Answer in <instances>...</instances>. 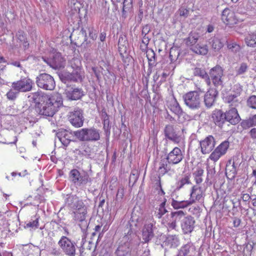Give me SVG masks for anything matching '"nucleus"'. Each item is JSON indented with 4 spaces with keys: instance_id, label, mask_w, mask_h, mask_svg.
<instances>
[{
    "instance_id": "16",
    "label": "nucleus",
    "mask_w": 256,
    "mask_h": 256,
    "mask_svg": "<svg viewBox=\"0 0 256 256\" xmlns=\"http://www.w3.org/2000/svg\"><path fill=\"white\" fill-rule=\"evenodd\" d=\"M215 144V140L212 136H206L200 142L202 153L204 154H209L214 149Z\"/></svg>"
},
{
    "instance_id": "54",
    "label": "nucleus",
    "mask_w": 256,
    "mask_h": 256,
    "mask_svg": "<svg viewBox=\"0 0 256 256\" xmlns=\"http://www.w3.org/2000/svg\"><path fill=\"white\" fill-rule=\"evenodd\" d=\"M38 218H36L35 220L29 222L26 224V227L31 228L34 229H36L38 228Z\"/></svg>"
},
{
    "instance_id": "44",
    "label": "nucleus",
    "mask_w": 256,
    "mask_h": 256,
    "mask_svg": "<svg viewBox=\"0 0 256 256\" xmlns=\"http://www.w3.org/2000/svg\"><path fill=\"white\" fill-rule=\"evenodd\" d=\"M170 109L173 112L178 115L180 114L182 112V108L176 100H174L170 105Z\"/></svg>"
},
{
    "instance_id": "58",
    "label": "nucleus",
    "mask_w": 256,
    "mask_h": 256,
    "mask_svg": "<svg viewBox=\"0 0 256 256\" xmlns=\"http://www.w3.org/2000/svg\"><path fill=\"white\" fill-rule=\"evenodd\" d=\"M138 178V172L136 170L132 171L130 176V183L132 182L134 184Z\"/></svg>"
},
{
    "instance_id": "14",
    "label": "nucleus",
    "mask_w": 256,
    "mask_h": 256,
    "mask_svg": "<svg viewBox=\"0 0 256 256\" xmlns=\"http://www.w3.org/2000/svg\"><path fill=\"white\" fill-rule=\"evenodd\" d=\"M208 76L215 86L218 87L222 85L223 69L220 66L217 65L211 68Z\"/></svg>"
},
{
    "instance_id": "40",
    "label": "nucleus",
    "mask_w": 256,
    "mask_h": 256,
    "mask_svg": "<svg viewBox=\"0 0 256 256\" xmlns=\"http://www.w3.org/2000/svg\"><path fill=\"white\" fill-rule=\"evenodd\" d=\"M166 201L163 202L159 206V208L156 209L155 211V216L158 218H160L164 215L168 211L165 208Z\"/></svg>"
},
{
    "instance_id": "30",
    "label": "nucleus",
    "mask_w": 256,
    "mask_h": 256,
    "mask_svg": "<svg viewBox=\"0 0 256 256\" xmlns=\"http://www.w3.org/2000/svg\"><path fill=\"white\" fill-rule=\"evenodd\" d=\"M193 74L194 76H200L201 78L204 79L206 84L208 86H210L211 83L210 78L204 68H195L193 70Z\"/></svg>"
},
{
    "instance_id": "28",
    "label": "nucleus",
    "mask_w": 256,
    "mask_h": 256,
    "mask_svg": "<svg viewBox=\"0 0 256 256\" xmlns=\"http://www.w3.org/2000/svg\"><path fill=\"white\" fill-rule=\"evenodd\" d=\"M165 136L175 142H178L179 138L176 133V129L172 125H167L164 130Z\"/></svg>"
},
{
    "instance_id": "10",
    "label": "nucleus",
    "mask_w": 256,
    "mask_h": 256,
    "mask_svg": "<svg viewBox=\"0 0 256 256\" xmlns=\"http://www.w3.org/2000/svg\"><path fill=\"white\" fill-rule=\"evenodd\" d=\"M70 178L75 185L78 186L86 185L90 181V178L87 174H80L76 169H73L70 172Z\"/></svg>"
},
{
    "instance_id": "52",
    "label": "nucleus",
    "mask_w": 256,
    "mask_h": 256,
    "mask_svg": "<svg viewBox=\"0 0 256 256\" xmlns=\"http://www.w3.org/2000/svg\"><path fill=\"white\" fill-rule=\"evenodd\" d=\"M133 0H124L123 2L122 12H126L130 8H132V4Z\"/></svg>"
},
{
    "instance_id": "25",
    "label": "nucleus",
    "mask_w": 256,
    "mask_h": 256,
    "mask_svg": "<svg viewBox=\"0 0 256 256\" xmlns=\"http://www.w3.org/2000/svg\"><path fill=\"white\" fill-rule=\"evenodd\" d=\"M68 98L71 100H78L84 95L82 88H72L66 92Z\"/></svg>"
},
{
    "instance_id": "33",
    "label": "nucleus",
    "mask_w": 256,
    "mask_h": 256,
    "mask_svg": "<svg viewBox=\"0 0 256 256\" xmlns=\"http://www.w3.org/2000/svg\"><path fill=\"white\" fill-rule=\"evenodd\" d=\"M200 35L196 32H190L188 36L184 40L187 46L190 47V48L196 44Z\"/></svg>"
},
{
    "instance_id": "20",
    "label": "nucleus",
    "mask_w": 256,
    "mask_h": 256,
    "mask_svg": "<svg viewBox=\"0 0 256 256\" xmlns=\"http://www.w3.org/2000/svg\"><path fill=\"white\" fill-rule=\"evenodd\" d=\"M154 236L153 224L147 222L144 224L142 230V238L145 242H148Z\"/></svg>"
},
{
    "instance_id": "31",
    "label": "nucleus",
    "mask_w": 256,
    "mask_h": 256,
    "mask_svg": "<svg viewBox=\"0 0 256 256\" xmlns=\"http://www.w3.org/2000/svg\"><path fill=\"white\" fill-rule=\"evenodd\" d=\"M194 247L192 243H188L178 250L176 256H186L194 251Z\"/></svg>"
},
{
    "instance_id": "23",
    "label": "nucleus",
    "mask_w": 256,
    "mask_h": 256,
    "mask_svg": "<svg viewBox=\"0 0 256 256\" xmlns=\"http://www.w3.org/2000/svg\"><path fill=\"white\" fill-rule=\"evenodd\" d=\"M218 94V90L214 88L209 89L206 93L204 96V102L206 108H210L212 106Z\"/></svg>"
},
{
    "instance_id": "19",
    "label": "nucleus",
    "mask_w": 256,
    "mask_h": 256,
    "mask_svg": "<svg viewBox=\"0 0 256 256\" xmlns=\"http://www.w3.org/2000/svg\"><path fill=\"white\" fill-rule=\"evenodd\" d=\"M224 114L226 121L233 125L238 124L241 120L238 110L235 108H230L224 112Z\"/></svg>"
},
{
    "instance_id": "36",
    "label": "nucleus",
    "mask_w": 256,
    "mask_h": 256,
    "mask_svg": "<svg viewBox=\"0 0 256 256\" xmlns=\"http://www.w3.org/2000/svg\"><path fill=\"white\" fill-rule=\"evenodd\" d=\"M240 125L245 130L256 126V114L246 120H243Z\"/></svg>"
},
{
    "instance_id": "42",
    "label": "nucleus",
    "mask_w": 256,
    "mask_h": 256,
    "mask_svg": "<svg viewBox=\"0 0 256 256\" xmlns=\"http://www.w3.org/2000/svg\"><path fill=\"white\" fill-rule=\"evenodd\" d=\"M180 54V50L178 48H172L170 52V58L172 62L176 61Z\"/></svg>"
},
{
    "instance_id": "48",
    "label": "nucleus",
    "mask_w": 256,
    "mask_h": 256,
    "mask_svg": "<svg viewBox=\"0 0 256 256\" xmlns=\"http://www.w3.org/2000/svg\"><path fill=\"white\" fill-rule=\"evenodd\" d=\"M80 61L78 58H74L70 62V64L72 68L75 71H78V69L82 70L80 66Z\"/></svg>"
},
{
    "instance_id": "18",
    "label": "nucleus",
    "mask_w": 256,
    "mask_h": 256,
    "mask_svg": "<svg viewBox=\"0 0 256 256\" xmlns=\"http://www.w3.org/2000/svg\"><path fill=\"white\" fill-rule=\"evenodd\" d=\"M166 158L172 164H176L182 160L184 156L181 150L178 147H175L168 154Z\"/></svg>"
},
{
    "instance_id": "11",
    "label": "nucleus",
    "mask_w": 256,
    "mask_h": 256,
    "mask_svg": "<svg viewBox=\"0 0 256 256\" xmlns=\"http://www.w3.org/2000/svg\"><path fill=\"white\" fill-rule=\"evenodd\" d=\"M229 146L230 142L228 140L222 142L211 153L208 158V160H210L214 162H217L221 156L226 153Z\"/></svg>"
},
{
    "instance_id": "47",
    "label": "nucleus",
    "mask_w": 256,
    "mask_h": 256,
    "mask_svg": "<svg viewBox=\"0 0 256 256\" xmlns=\"http://www.w3.org/2000/svg\"><path fill=\"white\" fill-rule=\"evenodd\" d=\"M247 106L252 109H256V96H250L246 101Z\"/></svg>"
},
{
    "instance_id": "17",
    "label": "nucleus",
    "mask_w": 256,
    "mask_h": 256,
    "mask_svg": "<svg viewBox=\"0 0 256 256\" xmlns=\"http://www.w3.org/2000/svg\"><path fill=\"white\" fill-rule=\"evenodd\" d=\"M180 226L184 234L192 232L194 228L195 220L192 216H184L180 220Z\"/></svg>"
},
{
    "instance_id": "5",
    "label": "nucleus",
    "mask_w": 256,
    "mask_h": 256,
    "mask_svg": "<svg viewBox=\"0 0 256 256\" xmlns=\"http://www.w3.org/2000/svg\"><path fill=\"white\" fill-rule=\"evenodd\" d=\"M36 82L38 87L45 90H53L56 86L54 78L46 73L38 75L36 78Z\"/></svg>"
},
{
    "instance_id": "57",
    "label": "nucleus",
    "mask_w": 256,
    "mask_h": 256,
    "mask_svg": "<svg viewBox=\"0 0 256 256\" xmlns=\"http://www.w3.org/2000/svg\"><path fill=\"white\" fill-rule=\"evenodd\" d=\"M124 188H118L116 198V202H120L122 200L124 196Z\"/></svg>"
},
{
    "instance_id": "38",
    "label": "nucleus",
    "mask_w": 256,
    "mask_h": 256,
    "mask_svg": "<svg viewBox=\"0 0 256 256\" xmlns=\"http://www.w3.org/2000/svg\"><path fill=\"white\" fill-rule=\"evenodd\" d=\"M146 57L148 60L149 69L156 66V54L152 49L146 50Z\"/></svg>"
},
{
    "instance_id": "59",
    "label": "nucleus",
    "mask_w": 256,
    "mask_h": 256,
    "mask_svg": "<svg viewBox=\"0 0 256 256\" xmlns=\"http://www.w3.org/2000/svg\"><path fill=\"white\" fill-rule=\"evenodd\" d=\"M178 12L180 16L185 18H186L189 14V10L184 7L180 8L178 10Z\"/></svg>"
},
{
    "instance_id": "49",
    "label": "nucleus",
    "mask_w": 256,
    "mask_h": 256,
    "mask_svg": "<svg viewBox=\"0 0 256 256\" xmlns=\"http://www.w3.org/2000/svg\"><path fill=\"white\" fill-rule=\"evenodd\" d=\"M19 92L16 91L14 90L12 88V89H10L6 94V97L7 98L10 100H15L18 94H19Z\"/></svg>"
},
{
    "instance_id": "8",
    "label": "nucleus",
    "mask_w": 256,
    "mask_h": 256,
    "mask_svg": "<svg viewBox=\"0 0 256 256\" xmlns=\"http://www.w3.org/2000/svg\"><path fill=\"white\" fill-rule=\"evenodd\" d=\"M233 88V92L225 98V102L229 104L228 106L230 108H236L242 101V98L240 96L242 88L240 85L236 84L234 86Z\"/></svg>"
},
{
    "instance_id": "22",
    "label": "nucleus",
    "mask_w": 256,
    "mask_h": 256,
    "mask_svg": "<svg viewBox=\"0 0 256 256\" xmlns=\"http://www.w3.org/2000/svg\"><path fill=\"white\" fill-rule=\"evenodd\" d=\"M143 217L142 214L135 209L133 210L129 224L131 228L134 227L139 228L142 224Z\"/></svg>"
},
{
    "instance_id": "62",
    "label": "nucleus",
    "mask_w": 256,
    "mask_h": 256,
    "mask_svg": "<svg viewBox=\"0 0 256 256\" xmlns=\"http://www.w3.org/2000/svg\"><path fill=\"white\" fill-rule=\"evenodd\" d=\"M241 223V220L239 218H234L233 220L234 226L236 228L238 227Z\"/></svg>"
},
{
    "instance_id": "37",
    "label": "nucleus",
    "mask_w": 256,
    "mask_h": 256,
    "mask_svg": "<svg viewBox=\"0 0 256 256\" xmlns=\"http://www.w3.org/2000/svg\"><path fill=\"white\" fill-rule=\"evenodd\" d=\"M164 242L166 246L173 248L178 246L180 244L178 238L176 235L168 236Z\"/></svg>"
},
{
    "instance_id": "6",
    "label": "nucleus",
    "mask_w": 256,
    "mask_h": 256,
    "mask_svg": "<svg viewBox=\"0 0 256 256\" xmlns=\"http://www.w3.org/2000/svg\"><path fill=\"white\" fill-rule=\"evenodd\" d=\"M42 59L50 67L55 70L63 68L66 66V60L60 52L53 53L50 58L42 56Z\"/></svg>"
},
{
    "instance_id": "60",
    "label": "nucleus",
    "mask_w": 256,
    "mask_h": 256,
    "mask_svg": "<svg viewBox=\"0 0 256 256\" xmlns=\"http://www.w3.org/2000/svg\"><path fill=\"white\" fill-rule=\"evenodd\" d=\"M16 36L18 40L21 42L23 41H24L26 39L24 32L22 31L18 32L16 34Z\"/></svg>"
},
{
    "instance_id": "3",
    "label": "nucleus",
    "mask_w": 256,
    "mask_h": 256,
    "mask_svg": "<svg viewBox=\"0 0 256 256\" xmlns=\"http://www.w3.org/2000/svg\"><path fill=\"white\" fill-rule=\"evenodd\" d=\"M74 136L82 142H93L100 140L98 130L94 128H84L74 132Z\"/></svg>"
},
{
    "instance_id": "13",
    "label": "nucleus",
    "mask_w": 256,
    "mask_h": 256,
    "mask_svg": "<svg viewBox=\"0 0 256 256\" xmlns=\"http://www.w3.org/2000/svg\"><path fill=\"white\" fill-rule=\"evenodd\" d=\"M69 121L76 128H80L83 126L84 118L82 110L78 108L70 112Z\"/></svg>"
},
{
    "instance_id": "53",
    "label": "nucleus",
    "mask_w": 256,
    "mask_h": 256,
    "mask_svg": "<svg viewBox=\"0 0 256 256\" xmlns=\"http://www.w3.org/2000/svg\"><path fill=\"white\" fill-rule=\"evenodd\" d=\"M228 48L234 52H237L240 49V46L236 43H232L228 44Z\"/></svg>"
},
{
    "instance_id": "61",
    "label": "nucleus",
    "mask_w": 256,
    "mask_h": 256,
    "mask_svg": "<svg viewBox=\"0 0 256 256\" xmlns=\"http://www.w3.org/2000/svg\"><path fill=\"white\" fill-rule=\"evenodd\" d=\"M89 36L92 40H94L96 38V36L95 30H94L92 28H88Z\"/></svg>"
},
{
    "instance_id": "21",
    "label": "nucleus",
    "mask_w": 256,
    "mask_h": 256,
    "mask_svg": "<svg viewBox=\"0 0 256 256\" xmlns=\"http://www.w3.org/2000/svg\"><path fill=\"white\" fill-rule=\"evenodd\" d=\"M73 136L74 132H69L66 130H62L56 133L57 138L65 146L68 145Z\"/></svg>"
},
{
    "instance_id": "41",
    "label": "nucleus",
    "mask_w": 256,
    "mask_h": 256,
    "mask_svg": "<svg viewBox=\"0 0 256 256\" xmlns=\"http://www.w3.org/2000/svg\"><path fill=\"white\" fill-rule=\"evenodd\" d=\"M190 196L191 198L195 197L196 200H200L203 196V194L200 189L196 188L195 186H194L192 188Z\"/></svg>"
},
{
    "instance_id": "51",
    "label": "nucleus",
    "mask_w": 256,
    "mask_h": 256,
    "mask_svg": "<svg viewBox=\"0 0 256 256\" xmlns=\"http://www.w3.org/2000/svg\"><path fill=\"white\" fill-rule=\"evenodd\" d=\"M207 176L206 178V181L208 182L210 180L215 174L214 168H210V166H207Z\"/></svg>"
},
{
    "instance_id": "26",
    "label": "nucleus",
    "mask_w": 256,
    "mask_h": 256,
    "mask_svg": "<svg viewBox=\"0 0 256 256\" xmlns=\"http://www.w3.org/2000/svg\"><path fill=\"white\" fill-rule=\"evenodd\" d=\"M224 112L222 110H215L212 114V118L214 124L222 128L226 121Z\"/></svg>"
},
{
    "instance_id": "1",
    "label": "nucleus",
    "mask_w": 256,
    "mask_h": 256,
    "mask_svg": "<svg viewBox=\"0 0 256 256\" xmlns=\"http://www.w3.org/2000/svg\"><path fill=\"white\" fill-rule=\"evenodd\" d=\"M66 202L72 211L73 219L79 222L78 224L82 231L86 230L88 227V222L86 220L87 206L75 195L69 196Z\"/></svg>"
},
{
    "instance_id": "4",
    "label": "nucleus",
    "mask_w": 256,
    "mask_h": 256,
    "mask_svg": "<svg viewBox=\"0 0 256 256\" xmlns=\"http://www.w3.org/2000/svg\"><path fill=\"white\" fill-rule=\"evenodd\" d=\"M184 104L190 110H196L200 108L202 98L198 91L189 92L182 96Z\"/></svg>"
},
{
    "instance_id": "50",
    "label": "nucleus",
    "mask_w": 256,
    "mask_h": 256,
    "mask_svg": "<svg viewBox=\"0 0 256 256\" xmlns=\"http://www.w3.org/2000/svg\"><path fill=\"white\" fill-rule=\"evenodd\" d=\"M102 116L103 118L104 128L105 130L108 129L110 125L108 116L106 112H102Z\"/></svg>"
},
{
    "instance_id": "43",
    "label": "nucleus",
    "mask_w": 256,
    "mask_h": 256,
    "mask_svg": "<svg viewBox=\"0 0 256 256\" xmlns=\"http://www.w3.org/2000/svg\"><path fill=\"white\" fill-rule=\"evenodd\" d=\"M204 172V170L202 168H199L194 172L193 174L197 184H199L202 182L203 180L202 178V176H203Z\"/></svg>"
},
{
    "instance_id": "35",
    "label": "nucleus",
    "mask_w": 256,
    "mask_h": 256,
    "mask_svg": "<svg viewBox=\"0 0 256 256\" xmlns=\"http://www.w3.org/2000/svg\"><path fill=\"white\" fill-rule=\"evenodd\" d=\"M190 50L200 55H206L208 52L207 45L200 44H197L195 46L191 48Z\"/></svg>"
},
{
    "instance_id": "34",
    "label": "nucleus",
    "mask_w": 256,
    "mask_h": 256,
    "mask_svg": "<svg viewBox=\"0 0 256 256\" xmlns=\"http://www.w3.org/2000/svg\"><path fill=\"white\" fill-rule=\"evenodd\" d=\"M210 44L214 50L218 52L224 46V41L217 37H214L210 40Z\"/></svg>"
},
{
    "instance_id": "56",
    "label": "nucleus",
    "mask_w": 256,
    "mask_h": 256,
    "mask_svg": "<svg viewBox=\"0 0 256 256\" xmlns=\"http://www.w3.org/2000/svg\"><path fill=\"white\" fill-rule=\"evenodd\" d=\"M48 251L50 254L54 256H60L62 254V250L56 247L52 248Z\"/></svg>"
},
{
    "instance_id": "7",
    "label": "nucleus",
    "mask_w": 256,
    "mask_h": 256,
    "mask_svg": "<svg viewBox=\"0 0 256 256\" xmlns=\"http://www.w3.org/2000/svg\"><path fill=\"white\" fill-rule=\"evenodd\" d=\"M58 244L66 256H76V244L68 237L62 236L58 242Z\"/></svg>"
},
{
    "instance_id": "39",
    "label": "nucleus",
    "mask_w": 256,
    "mask_h": 256,
    "mask_svg": "<svg viewBox=\"0 0 256 256\" xmlns=\"http://www.w3.org/2000/svg\"><path fill=\"white\" fill-rule=\"evenodd\" d=\"M245 42L248 46L256 47V33L249 34L245 38Z\"/></svg>"
},
{
    "instance_id": "24",
    "label": "nucleus",
    "mask_w": 256,
    "mask_h": 256,
    "mask_svg": "<svg viewBox=\"0 0 256 256\" xmlns=\"http://www.w3.org/2000/svg\"><path fill=\"white\" fill-rule=\"evenodd\" d=\"M222 20L226 25L232 26L236 24V22L234 12L228 8H226L222 11Z\"/></svg>"
},
{
    "instance_id": "45",
    "label": "nucleus",
    "mask_w": 256,
    "mask_h": 256,
    "mask_svg": "<svg viewBox=\"0 0 256 256\" xmlns=\"http://www.w3.org/2000/svg\"><path fill=\"white\" fill-rule=\"evenodd\" d=\"M191 184L190 180V176L188 175H186L184 177H182L176 183L177 188L180 190L186 184Z\"/></svg>"
},
{
    "instance_id": "9",
    "label": "nucleus",
    "mask_w": 256,
    "mask_h": 256,
    "mask_svg": "<svg viewBox=\"0 0 256 256\" xmlns=\"http://www.w3.org/2000/svg\"><path fill=\"white\" fill-rule=\"evenodd\" d=\"M33 81L28 78H24L14 82L12 84V88L16 91L26 92L30 91L33 87Z\"/></svg>"
},
{
    "instance_id": "32",
    "label": "nucleus",
    "mask_w": 256,
    "mask_h": 256,
    "mask_svg": "<svg viewBox=\"0 0 256 256\" xmlns=\"http://www.w3.org/2000/svg\"><path fill=\"white\" fill-rule=\"evenodd\" d=\"M195 202L194 199H190L189 200L178 201L172 200V206L174 209L184 208L192 204Z\"/></svg>"
},
{
    "instance_id": "2",
    "label": "nucleus",
    "mask_w": 256,
    "mask_h": 256,
    "mask_svg": "<svg viewBox=\"0 0 256 256\" xmlns=\"http://www.w3.org/2000/svg\"><path fill=\"white\" fill-rule=\"evenodd\" d=\"M62 98L60 94L56 93L50 96L48 100L36 106V112L44 118L52 117L62 105Z\"/></svg>"
},
{
    "instance_id": "29",
    "label": "nucleus",
    "mask_w": 256,
    "mask_h": 256,
    "mask_svg": "<svg viewBox=\"0 0 256 256\" xmlns=\"http://www.w3.org/2000/svg\"><path fill=\"white\" fill-rule=\"evenodd\" d=\"M171 216L173 218V221L168 224V227L172 229H175L176 228V222L180 220L186 214L182 210H178L172 212L170 214Z\"/></svg>"
},
{
    "instance_id": "55",
    "label": "nucleus",
    "mask_w": 256,
    "mask_h": 256,
    "mask_svg": "<svg viewBox=\"0 0 256 256\" xmlns=\"http://www.w3.org/2000/svg\"><path fill=\"white\" fill-rule=\"evenodd\" d=\"M247 69V64L244 62H242L240 64V68L236 70V74L238 75L242 74L246 71Z\"/></svg>"
},
{
    "instance_id": "63",
    "label": "nucleus",
    "mask_w": 256,
    "mask_h": 256,
    "mask_svg": "<svg viewBox=\"0 0 256 256\" xmlns=\"http://www.w3.org/2000/svg\"><path fill=\"white\" fill-rule=\"evenodd\" d=\"M249 134L252 139H256V128H252L249 132Z\"/></svg>"
},
{
    "instance_id": "27",
    "label": "nucleus",
    "mask_w": 256,
    "mask_h": 256,
    "mask_svg": "<svg viewBox=\"0 0 256 256\" xmlns=\"http://www.w3.org/2000/svg\"><path fill=\"white\" fill-rule=\"evenodd\" d=\"M50 96L46 94H43L41 92H36L30 94L28 96L30 100L36 104V106H38V104H42V102L48 100Z\"/></svg>"
},
{
    "instance_id": "12",
    "label": "nucleus",
    "mask_w": 256,
    "mask_h": 256,
    "mask_svg": "<svg viewBox=\"0 0 256 256\" xmlns=\"http://www.w3.org/2000/svg\"><path fill=\"white\" fill-rule=\"evenodd\" d=\"M78 71L73 70L72 72H64L60 76L61 80L66 84L69 82H82L84 78V74L82 70L78 69Z\"/></svg>"
},
{
    "instance_id": "15",
    "label": "nucleus",
    "mask_w": 256,
    "mask_h": 256,
    "mask_svg": "<svg viewBox=\"0 0 256 256\" xmlns=\"http://www.w3.org/2000/svg\"><path fill=\"white\" fill-rule=\"evenodd\" d=\"M173 165L166 158H162L159 163V168L158 169V172L159 176L158 177V182L156 183L159 187L162 188L160 184V176H164L168 172H174V170L172 168L171 166Z\"/></svg>"
},
{
    "instance_id": "64",
    "label": "nucleus",
    "mask_w": 256,
    "mask_h": 256,
    "mask_svg": "<svg viewBox=\"0 0 256 256\" xmlns=\"http://www.w3.org/2000/svg\"><path fill=\"white\" fill-rule=\"evenodd\" d=\"M242 198L244 202H248L251 199L250 196L248 194H242Z\"/></svg>"
},
{
    "instance_id": "46",
    "label": "nucleus",
    "mask_w": 256,
    "mask_h": 256,
    "mask_svg": "<svg viewBox=\"0 0 256 256\" xmlns=\"http://www.w3.org/2000/svg\"><path fill=\"white\" fill-rule=\"evenodd\" d=\"M237 174L236 168H232L230 166H226V174L228 177L230 179L234 178Z\"/></svg>"
}]
</instances>
